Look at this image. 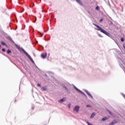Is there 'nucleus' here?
I'll return each mask as SVG.
<instances>
[{"label": "nucleus", "instance_id": "obj_2", "mask_svg": "<svg viewBox=\"0 0 125 125\" xmlns=\"http://www.w3.org/2000/svg\"><path fill=\"white\" fill-rule=\"evenodd\" d=\"M94 26H96L98 29H96V30H97L98 31H100L101 33H103V34H104L106 36H108V37H110V33L107 32L106 31H105L104 29H102L101 27L99 26V25L96 24H94Z\"/></svg>", "mask_w": 125, "mask_h": 125}, {"label": "nucleus", "instance_id": "obj_6", "mask_svg": "<svg viewBox=\"0 0 125 125\" xmlns=\"http://www.w3.org/2000/svg\"><path fill=\"white\" fill-rule=\"evenodd\" d=\"M117 123H118V122L116 121V120H114L111 123H110L109 125H114L115 124H117Z\"/></svg>", "mask_w": 125, "mask_h": 125}, {"label": "nucleus", "instance_id": "obj_5", "mask_svg": "<svg viewBox=\"0 0 125 125\" xmlns=\"http://www.w3.org/2000/svg\"><path fill=\"white\" fill-rule=\"evenodd\" d=\"M85 92L87 94H88V95L91 97V98H92V99H93V97L92 96V95H91V94L90 93H89V92H88V91H85Z\"/></svg>", "mask_w": 125, "mask_h": 125}, {"label": "nucleus", "instance_id": "obj_20", "mask_svg": "<svg viewBox=\"0 0 125 125\" xmlns=\"http://www.w3.org/2000/svg\"><path fill=\"white\" fill-rule=\"evenodd\" d=\"M38 34H40L41 35V37H42V34L40 32H38Z\"/></svg>", "mask_w": 125, "mask_h": 125}, {"label": "nucleus", "instance_id": "obj_16", "mask_svg": "<svg viewBox=\"0 0 125 125\" xmlns=\"http://www.w3.org/2000/svg\"><path fill=\"white\" fill-rule=\"evenodd\" d=\"M7 53H8V54H9V53H11V51H10V50H8Z\"/></svg>", "mask_w": 125, "mask_h": 125}, {"label": "nucleus", "instance_id": "obj_21", "mask_svg": "<svg viewBox=\"0 0 125 125\" xmlns=\"http://www.w3.org/2000/svg\"><path fill=\"white\" fill-rule=\"evenodd\" d=\"M87 124L88 125H92V124L89 123V122H87Z\"/></svg>", "mask_w": 125, "mask_h": 125}, {"label": "nucleus", "instance_id": "obj_4", "mask_svg": "<svg viewBox=\"0 0 125 125\" xmlns=\"http://www.w3.org/2000/svg\"><path fill=\"white\" fill-rule=\"evenodd\" d=\"M47 56V54L46 53L41 54V57H42V58H43V59H44V58H46Z\"/></svg>", "mask_w": 125, "mask_h": 125}, {"label": "nucleus", "instance_id": "obj_10", "mask_svg": "<svg viewBox=\"0 0 125 125\" xmlns=\"http://www.w3.org/2000/svg\"><path fill=\"white\" fill-rule=\"evenodd\" d=\"M65 100H66V98H63L62 99L60 100L59 101V102H64V101H65Z\"/></svg>", "mask_w": 125, "mask_h": 125}, {"label": "nucleus", "instance_id": "obj_25", "mask_svg": "<svg viewBox=\"0 0 125 125\" xmlns=\"http://www.w3.org/2000/svg\"><path fill=\"white\" fill-rule=\"evenodd\" d=\"M42 89H43V90H45V87H42Z\"/></svg>", "mask_w": 125, "mask_h": 125}, {"label": "nucleus", "instance_id": "obj_12", "mask_svg": "<svg viewBox=\"0 0 125 125\" xmlns=\"http://www.w3.org/2000/svg\"><path fill=\"white\" fill-rule=\"evenodd\" d=\"M1 44L2 45H5V46H7V45H6V44H5V43L4 42H1Z\"/></svg>", "mask_w": 125, "mask_h": 125}, {"label": "nucleus", "instance_id": "obj_8", "mask_svg": "<svg viewBox=\"0 0 125 125\" xmlns=\"http://www.w3.org/2000/svg\"><path fill=\"white\" fill-rule=\"evenodd\" d=\"M76 0V1H77V2H78L79 4H81V5H83V2H82L81 0Z\"/></svg>", "mask_w": 125, "mask_h": 125}, {"label": "nucleus", "instance_id": "obj_9", "mask_svg": "<svg viewBox=\"0 0 125 125\" xmlns=\"http://www.w3.org/2000/svg\"><path fill=\"white\" fill-rule=\"evenodd\" d=\"M75 89H76V90H77V91H78V92H80V93H81V92H82L80 89H79L78 88H77V87H75Z\"/></svg>", "mask_w": 125, "mask_h": 125}, {"label": "nucleus", "instance_id": "obj_18", "mask_svg": "<svg viewBox=\"0 0 125 125\" xmlns=\"http://www.w3.org/2000/svg\"><path fill=\"white\" fill-rule=\"evenodd\" d=\"M121 42H125V39H124L123 38H122L121 39Z\"/></svg>", "mask_w": 125, "mask_h": 125}, {"label": "nucleus", "instance_id": "obj_11", "mask_svg": "<svg viewBox=\"0 0 125 125\" xmlns=\"http://www.w3.org/2000/svg\"><path fill=\"white\" fill-rule=\"evenodd\" d=\"M8 40H9V41H10L12 42H14V41H13V40H12V39H11V37H8Z\"/></svg>", "mask_w": 125, "mask_h": 125}, {"label": "nucleus", "instance_id": "obj_29", "mask_svg": "<svg viewBox=\"0 0 125 125\" xmlns=\"http://www.w3.org/2000/svg\"><path fill=\"white\" fill-rule=\"evenodd\" d=\"M0 47H1V45H0Z\"/></svg>", "mask_w": 125, "mask_h": 125}, {"label": "nucleus", "instance_id": "obj_19", "mask_svg": "<svg viewBox=\"0 0 125 125\" xmlns=\"http://www.w3.org/2000/svg\"><path fill=\"white\" fill-rule=\"evenodd\" d=\"M108 112L111 115V116H113V113H112V112L108 111Z\"/></svg>", "mask_w": 125, "mask_h": 125}, {"label": "nucleus", "instance_id": "obj_7", "mask_svg": "<svg viewBox=\"0 0 125 125\" xmlns=\"http://www.w3.org/2000/svg\"><path fill=\"white\" fill-rule=\"evenodd\" d=\"M76 0V1H77V2H78L79 4H81V5H83V2H82L81 0Z\"/></svg>", "mask_w": 125, "mask_h": 125}, {"label": "nucleus", "instance_id": "obj_27", "mask_svg": "<svg viewBox=\"0 0 125 125\" xmlns=\"http://www.w3.org/2000/svg\"><path fill=\"white\" fill-rule=\"evenodd\" d=\"M37 85H38V86H41V84H38Z\"/></svg>", "mask_w": 125, "mask_h": 125}, {"label": "nucleus", "instance_id": "obj_17", "mask_svg": "<svg viewBox=\"0 0 125 125\" xmlns=\"http://www.w3.org/2000/svg\"><path fill=\"white\" fill-rule=\"evenodd\" d=\"M82 94H83V95L85 97H86V95H85V94H84V93H83V92H81Z\"/></svg>", "mask_w": 125, "mask_h": 125}, {"label": "nucleus", "instance_id": "obj_1", "mask_svg": "<svg viewBox=\"0 0 125 125\" xmlns=\"http://www.w3.org/2000/svg\"><path fill=\"white\" fill-rule=\"evenodd\" d=\"M15 45L16 47L18 48L19 51H21V52H22V51L23 52L24 54H25V55L27 56L28 58L29 59V60H30V61H31L32 63H35V62H34V60H33L31 56H30V55H29V54H28V53H27V52H26V51H25V50H24L23 48H21V47L19 46L18 45H17V44H15Z\"/></svg>", "mask_w": 125, "mask_h": 125}, {"label": "nucleus", "instance_id": "obj_23", "mask_svg": "<svg viewBox=\"0 0 125 125\" xmlns=\"http://www.w3.org/2000/svg\"><path fill=\"white\" fill-rule=\"evenodd\" d=\"M2 51H3V52H4V51H5V49L4 48H2Z\"/></svg>", "mask_w": 125, "mask_h": 125}, {"label": "nucleus", "instance_id": "obj_13", "mask_svg": "<svg viewBox=\"0 0 125 125\" xmlns=\"http://www.w3.org/2000/svg\"><path fill=\"white\" fill-rule=\"evenodd\" d=\"M95 116V113H93L91 115V118H93Z\"/></svg>", "mask_w": 125, "mask_h": 125}, {"label": "nucleus", "instance_id": "obj_3", "mask_svg": "<svg viewBox=\"0 0 125 125\" xmlns=\"http://www.w3.org/2000/svg\"><path fill=\"white\" fill-rule=\"evenodd\" d=\"M73 110L74 111H75V112H77L78 113L79 111H80V107L79 106V105L76 106H75Z\"/></svg>", "mask_w": 125, "mask_h": 125}, {"label": "nucleus", "instance_id": "obj_28", "mask_svg": "<svg viewBox=\"0 0 125 125\" xmlns=\"http://www.w3.org/2000/svg\"><path fill=\"white\" fill-rule=\"evenodd\" d=\"M69 108H71V104H69Z\"/></svg>", "mask_w": 125, "mask_h": 125}, {"label": "nucleus", "instance_id": "obj_24", "mask_svg": "<svg viewBox=\"0 0 125 125\" xmlns=\"http://www.w3.org/2000/svg\"><path fill=\"white\" fill-rule=\"evenodd\" d=\"M103 21V19L100 20V22H102Z\"/></svg>", "mask_w": 125, "mask_h": 125}, {"label": "nucleus", "instance_id": "obj_15", "mask_svg": "<svg viewBox=\"0 0 125 125\" xmlns=\"http://www.w3.org/2000/svg\"><path fill=\"white\" fill-rule=\"evenodd\" d=\"M64 88L65 90H66V91H70V90L68 89V88H67V87H64Z\"/></svg>", "mask_w": 125, "mask_h": 125}, {"label": "nucleus", "instance_id": "obj_14", "mask_svg": "<svg viewBox=\"0 0 125 125\" xmlns=\"http://www.w3.org/2000/svg\"><path fill=\"white\" fill-rule=\"evenodd\" d=\"M106 120H108V118H107V117H104L102 118V121H106Z\"/></svg>", "mask_w": 125, "mask_h": 125}, {"label": "nucleus", "instance_id": "obj_26", "mask_svg": "<svg viewBox=\"0 0 125 125\" xmlns=\"http://www.w3.org/2000/svg\"><path fill=\"white\" fill-rule=\"evenodd\" d=\"M86 107H91V106L90 105H87Z\"/></svg>", "mask_w": 125, "mask_h": 125}, {"label": "nucleus", "instance_id": "obj_22", "mask_svg": "<svg viewBox=\"0 0 125 125\" xmlns=\"http://www.w3.org/2000/svg\"><path fill=\"white\" fill-rule=\"evenodd\" d=\"M96 9L97 10H99V6H97L96 8Z\"/></svg>", "mask_w": 125, "mask_h": 125}]
</instances>
